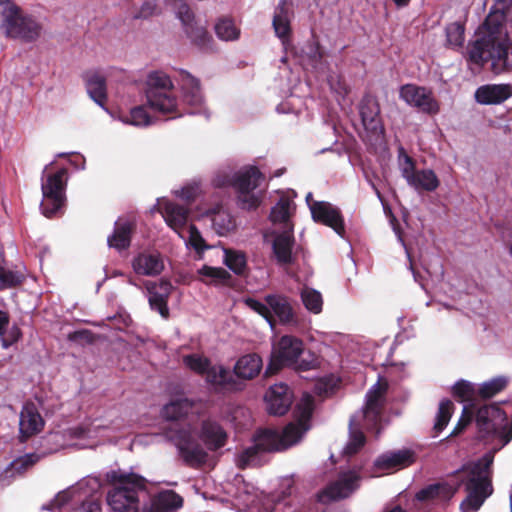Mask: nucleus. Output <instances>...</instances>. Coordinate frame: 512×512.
<instances>
[{
	"instance_id": "1",
	"label": "nucleus",
	"mask_w": 512,
	"mask_h": 512,
	"mask_svg": "<svg viewBox=\"0 0 512 512\" xmlns=\"http://www.w3.org/2000/svg\"><path fill=\"white\" fill-rule=\"evenodd\" d=\"M314 411V397L304 393L293 411L295 421L287 424L281 431L275 428H258L252 437L253 445L245 448L237 458L240 469L260 464V455L282 452L297 444L310 429Z\"/></svg>"
},
{
	"instance_id": "2",
	"label": "nucleus",
	"mask_w": 512,
	"mask_h": 512,
	"mask_svg": "<svg viewBox=\"0 0 512 512\" xmlns=\"http://www.w3.org/2000/svg\"><path fill=\"white\" fill-rule=\"evenodd\" d=\"M191 409L188 399H177L165 405L162 415L169 424L164 428V435L177 447L185 465L199 468L206 463L208 453L194 438V429L185 419Z\"/></svg>"
},
{
	"instance_id": "3",
	"label": "nucleus",
	"mask_w": 512,
	"mask_h": 512,
	"mask_svg": "<svg viewBox=\"0 0 512 512\" xmlns=\"http://www.w3.org/2000/svg\"><path fill=\"white\" fill-rule=\"evenodd\" d=\"M465 58L480 68L490 62V70L494 75L511 73L512 42L500 36L484 34L468 42Z\"/></svg>"
},
{
	"instance_id": "4",
	"label": "nucleus",
	"mask_w": 512,
	"mask_h": 512,
	"mask_svg": "<svg viewBox=\"0 0 512 512\" xmlns=\"http://www.w3.org/2000/svg\"><path fill=\"white\" fill-rule=\"evenodd\" d=\"M3 21L1 24L7 37L26 42L35 41L41 34V24L32 16L24 14L12 0H0Z\"/></svg>"
},
{
	"instance_id": "5",
	"label": "nucleus",
	"mask_w": 512,
	"mask_h": 512,
	"mask_svg": "<svg viewBox=\"0 0 512 512\" xmlns=\"http://www.w3.org/2000/svg\"><path fill=\"white\" fill-rule=\"evenodd\" d=\"M173 89V83L167 74L162 71L149 73L145 90L148 106L161 114H172V118L180 116Z\"/></svg>"
},
{
	"instance_id": "6",
	"label": "nucleus",
	"mask_w": 512,
	"mask_h": 512,
	"mask_svg": "<svg viewBox=\"0 0 512 512\" xmlns=\"http://www.w3.org/2000/svg\"><path fill=\"white\" fill-rule=\"evenodd\" d=\"M304 353L303 341L292 335L282 336L276 345L273 346L270 361L265 371L266 376L278 373L285 366L297 364V369L307 371L315 367L313 362L302 360L298 363L299 357Z\"/></svg>"
},
{
	"instance_id": "7",
	"label": "nucleus",
	"mask_w": 512,
	"mask_h": 512,
	"mask_svg": "<svg viewBox=\"0 0 512 512\" xmlns=\"http://www.w3.org/2000/svg\"><path fill=\"white\" fill-rule=\"evenodd\" d=\"M183 363L193 372L206 376V382L223 391L239 392L244 385L238 381L231 372L222 365H212L211 361L198 354H189L183 357Z\"/></svg>"
},
{
	"instance_id": "8",
	"label": "nucleus",
	"mask_w": 512,
	"mask_h": 512,
	"mask_svg": "<svg viewBox=\"0 0 512 512\" xmlns=\"http://www.w3.org/2000/svg\"><path fill=\"white\" fill-rule=\"evenodd\" d=\"M67 170L62 168L56 173L49 174L42 182L43 199L40 204L42 214L47 218H54L63 214L65 205L66 182L64 177Z\"/></svg>"
},
{
	"instance_id": "9",
	"label": "nucleus",
	"mask_w": 512,
	"mask_h": 512,
	"mask_svg": "<svg viewBox=\"0 0 512 512\" xmlns=\"http://www.w3.org/2000/svg\"><path fill=\"white\" fill-rule=\"evenodd\" d=\"M263 179V174L256 166L245 167L233 175L230 185L236 190L242 209L253 210L260 205V198L253 191Z\"/></svg>"
},
{
	"instance_id": "10",
	"label": "nucleus",
	"mask_w": 512,
	"mask_h": 512,
	"mask_svg": "<svg viewBox=\"0 0 512 512\" xmlns=\"http://www.w3.org/2000/svg\"><path fill=\"white\" fill-rule=\"evenodd\" d=\"M177 16L191 44L201 51L213 49V38L207 28L195 20V15L188 4L181 2L177 7Z\"/></svg>"
},
{
	"instance_id": "11",
	"label": "nucleus",
	"mask_w": 512,
	"mask_h": 512,
	"mask_svg": "<svg viewBox=\"0 0 512 512\" xmlns=\"http://www.w3.org/2000/svg\"><path fill=\"white\" fill-rule=\"evenodd\" d=\"M401 157V174L411 187L426 192H433L439 187L440 181L432 169L417 170L415 160L406 154L403 148L399 151V158Z\"/></svg>"
},
{
	"instance_id": "12",
	"label": "nucleus",
	"mask_w": 512,
	"mask_h": 512,
	"mask_svg": "<svg viewBox=\"0 0 512 512\" xmlns=\"http://www.w3.org/2000/svg\"><path fill=\"white\" fill-rule=\"evenodd\" d=\"M400 98L408 105L416 107L419 111L428 115L439 112L440 106L433 92L425 87L415 84H405L400 87Z\"/></svg>"
},
{
	"instance_id": "13",
	"label": "nucleus",
	"mask_w": 512,
	"mask_h": 512,
	"mask_svg": "<svg viewBox=\"0 0 512 512\" xmlns=\"http://www.w3.org/2000/svg\"><path fill=\"white\" fill-rule=\"evenodd\" d=\"M359 477L354 472H347L327 485L316 494V500L322 504H328L349 497L358 488Z\"/></svg>"
},
{
	"instance_id": "14",
	"label": "nucleus",
	"mask_w": 512,
	"mask_h": 512,
	"mask_svg": "<svg viewBox=\"0 0 512 512\" xmlns=\"http://www.w3.org/2000/svg\"><path fill=\"white\" fill-rule=\"evenodd\" d=\"M314 222L333 229L339 236H345V223L341 210L326 201H312L309 204Z\"/></svg>"
},
{
	"instance_id": "15",
	"label": "nucleus",
	"mask_w": 512,
	"mask_h": 512,
	"mask_svg": "<svg viewBox=\"0 0 512 512\" xmlns=\"http://www.w3.org/2000/svg\"><path fill=\"white\" fill-rule=\"evenodd\" d=\"M388 390V383L386 380H379L366 395V403L363 409V416L365 420L372 426H376L384 409L385 395Z\"/></svg>"
},
{
	"instance_id": "16",
	"label": "nucleus",
	"mask_w": 512,
	"mask_h": 512,
	"mask_svg": "<svg viewBox=\"0 0 512 512\" xmlns=\"http://www.w3.org/2000/svg\"><path fill=\"white\" fill-rule=\"evenodd\" d=\"M267 411L271 415L282 416L288 412L292 404V393L288 385L275 384L266 392Z\"/></svg>"
},
{
	"instance_id": "17",
	"label": "nucleus",
	"mask_w": 512,
	"mask_h": 512,
	"mask_svg": "<svg viewBox=\"0 0 512 512\" xmlns=\"http://www.w3.org/2000/svg\"><path fill=\"white\" fill-rule=\"evenodd\" d=\"M146 288L150 295L149 305L151 309L157 311L163 318L167 319L170 315L168 299L173 288L171 283L162 279L158 284L148 282Z\"/></svg>"
},
{
	"instance_id": "18",
	"label": "nucleus",
	"mask_w": 512,
	"mask_h": 512,
	"mask_svg": "<svg viewBox=\"0 0 512 512\" xmlns=\"http://www.w3.org/2000/svg\"><path fill=\"white\" fill-rule=\"evenodd\" d=\"M475 100L482 105H497L512 96V84H485L475 91Z\"/></svg>"
},
{
	"instance_id": "19",
	"label": "nucleus",
	"mask_w": 512,
	"mask_h": 512,
	"mask_svg": "<svg viewBox=\"0 0 512 512\" xmlns=\"http://www.w3.org/2000/svg\"><path fill=\"white\" fill-rule=\"evenodd\" d=\"M510 15H512V0H495L483 24L487 34L499 36L501 28Z\"/></svg>"
},
{
	"instance_id": "20",
	"label": "nucleus",
	"mask_w": 512,
	"mask_h": 512,
	"mask_svg": "<svg viewBox=\"0 0 512 512\" xmlns=\"http://www.w3.org/2000/svg\"><path fill=\"white\" fill-rule=\"evenodd\" d=\"M263 367L262 358L256 353H249L241 356L233 367L234 378L244 386V381L252 380L259 375Z\"/></svg>"
},
{
	"instance_id": "21",
	"label": "nucleus",
	"mask_w": 512,
	"mask_h": 512,
	"mask_svg": "<svg viewBox=\"0 0 512 512\" xmlns=\"http://www.w3.org/2000/svg\"><path fill=\"white\" fill-rule=\"evenodd\" d=\"M136 230L133 221L119 218L114 224V230L107 238V244L110 248L117 251H123L130 247L132 236Z\"/></svg>"
},
{
	"instance_id": "22",
	"label": "nucleus",
	"mask_w": 512,
	"mask_h": 512,
	"mask_svg": "<svg viewBox=\"0 0 512 512\" xmlns=\"http://www.w3.org/2000/svg\"><path fill=\"white\" fill-rule=\"evenodd\" d=\"M199 438L210 451H216L225 446L227 433L218 422L204 420L201 423Z\"/></svg>"
},
{
	"instance_id": "23",
	"label": "nucleus",
	"mask_w": 512,
	"mask_h": 512,
	"mask_svg": "<svg viewBox=\"0 0 512 512\" xmlns=\"http://www.w3.org/2000/svg\"><path fill=\"white\" fill-rule=\"evenodd\" d=\"M360 115L362 123L367 130L376 132L382 128L380 119V105L377 98L366 94L360 103Z\"/></svg>"
},
{
	"instance_id": "24",
	"label": "nucleus",
	"mask_w": 512,
	"mask_h": 512,
	"mask_svg": "<svg viewBox=\"0 0 512 512\" xmlns=\"http://www.w3.org/2000/svg\"><path fill=\"white\" fill-rule=\"evenodd\" d=\"M44 421L34 404H27L20 414V433L26 440L41 431Z\"/></svg>"
},
{
	"instance_id": "25",
	"label": "nucleus",
	"mask_w": 512,
	"mask_h": 512,
	"mask_svg": "<svg viewBox=\"0 0 512 512\" xmlns=\"http://www.w3.org/2000/svg\"><path fill=\"white\" fill-rule=\"evenodd\" d=\"M415 453L409 449L385 453L377 458L375 466L379 470L405 468L415 462Z\"/></svg>"
},
{
	"instance_id": "26",
	"label": "nucleus",
	"mask_w": 512,
	"mask_h": 512,
	"mask_svg": "<svg viewBox=\"0 0 512 512\" xmlns=\"http://www.w3.org/2000/svg\"><path fill=\"white\" fill-rule=\"evenodd\" d=\"M132 267L138 275L157 276L164 269V262L158 253H140L132 261Z\"/></svg>"
},
{
	"instance_id": "27",
	"label": "nucleus",
	"mask_w": 512,
	"mask_h": 512,
	"mask_svg": "<svg viewBox=\"0 0 512 512\" xmlns=\"http://www.w3.org/2000/svg\"><path fill=\"white\" fill-rule=\"evenodd\" d=\"M264 300L274 317H277L281 324H288L294 321L293 309L286 296L268 294L265 296Z\"/></svg>"
},
{
	"instance_id": "28",
	"label": "nucleus",
	"mask_w": 512,
	"mask_h": 512,
	"mask_svg": "<svg viewBox=\"0 0 512 512\" xmlns=\"http://www.w3.org/2000/svg\"><path fill=\"white\" fill-rule=\"evenodd\" d=\"M456 492L450 484L446 482H439L430 484L421 490H419L415 498L420 502H430V501H448L450 500Z\"/></svg>"
},
{
	"instance_id": "29",
	"label": "nucleus",
	"mask_w": 512,
	"mask_h": 512,
	"mask_svg": "<svg viewBox=\"0 0 512 512\" xmlns=\"http://www.w3.org/2000/svg\"><path fill=\"white\" fill-rule=\"evenodd\" d=\"M86 88L91 99L100 107H105L107 102V86L104 76L97 72L86 75Z\"/></svg>"
},
{
	"instance_id": "30",
	"label": "nucleus",
	"mask_w": 512,
	"mask_h": 512,
	"mask_svg": "<svg viewBox=\"0 0 512 512\" xmlns=\"http://www.w3.org/2000/svg\"><path fill=\"white\" fill-rule=\"evenodd\" d=\"M164 218L169 227L178 232L186 226L189 216V209L183 205L167 202L164 205Z\"/></svg>"
},
{
	"instance_id": "31",
	"label": "nucleus",
	"mask_w": 512,
	"mask_h": 512,
	"mask_svg": "<svg viewBox=\"0 0 512 512\" xmlns=\"http://www.w3.org/2000/svg\"><path fill=\"white\" fill-rule=\"evenodd\" d=\"M294 246V237L289 233L277 235L273 241V254L280 265L292 263V249Z\"/></svg>"
},
{
	"instance_id": "32",
	"label": "nucleus",
	"mask_w": 512,
	"mask_h": 512,
	"mask_svg": "<svg viewBox=\"0 0 512 512\" xmlns=\"http://www.w3.org/2000/svg\"><path fill=\"white\" fill-rule=\"evenodd\" d=\"M183 505V498L173 490L159 492L153 499L151 508L155 512H170Z\"/></svg>"
},
{
	"instance_id": "33",
	"label": "nucleus",
	"mask_w": 512,
	"mask_h": 512,
	"mask_svg": "<svg viewBox=\"0 0 512 512\" xmlns=\"http://www.w3.org/2000/svg\"><path fill=\"white\" fill-rule=\"evenodd\" d=\"M224 264L238 276H244L248 271L247 257L243 251L225 249Z\"/></svg>"
},
{
	"instance_id": "34",
	"label": "nucleus",
	"mask_w": 512,
	"mask_h": 512,
	"mask_svg": "<svg viewBox=\"0 0 512 512\" xmlns=\"http://www.w3.org/2000/svg\"><path fill=\"white\" fill-rule=\"evenodd\" d=\"M273 28L276 35L282 41H285L289 38L291 34V27L285 2L280 3L276 8L273 17Z\"/></svg>"
},
{
	"instance_id": "35",
	"label": "nucleus",
	"mask_w": 512,
	"mask_h": 512,
	"mask_svg": "<svg viewBox=\"0 0 512 512\" xmlns=\"http://www.w3.org/2000/svg\"><path fill=\"white\" fill-rule=\"evenodd\" d=\"M202 281L206 284H224L227 285L232 279L231 274L222 267H212L204 265L198 270Z\"/></svg>"
},
{
	"instance_id": "36",
	"label": "nucleus",
	"mask_w": 512,
	"mask_h": 512,
	"mask_svg": "<svg viewBox=\"0 0 512 512\" xmlns=\"http://www.w3.org/2000/svg\"><path fill=\"white\" fill-rule=\"evenodd\" d=\"M454 403L450 399H443L439 403L438 411L435 418V423L433 426V431L435 432V436L442 432L446 426L448 425L453 413H454Z\"/></svg>"
},
{
	"instance_id": "37",
	"label": "nucleus",
	"mask_w": 512,
	"mask_h": 512,
	"mask_svg": "<svg viewBox=\"0 0 512 512\" xmlns=\"http://www.w3.org/2000/svg\"><path fill=\"white\" fill-rule=\"evenodd\" d=\"M214 30L217 37L223 41L237 40L240 36V29L228 17L219 18L214 26Z\"/></svg>"
},
{
	"instance_id": "38",
	"label": "nucleus",
	"mask_w": 512,
	"mask_h": 512,
	"mask_svg": "<svg viewBox=\"0 0 512 512\" xmlns=\"http://www.w3.org/2000/svg\"><path fill=\"white\" fill-rule=\"evenodd\" d=\"M507 385L508 379L505 376H497L481 384L477 396L484 400L490 399L503 391Z\"/></svg>"
},
{
	"instance_id": "39",
	"label": "nucleus",
	"mask_w": 512,
	"mask_h": 512,
	"mask_svg": "<svg viewBox=\"0 0 512 512\" xmlns=\"http://www.w3.org/2000/svg\"><path fill=\"white\" fill-rule=\"evenodd\" d=\"M111 481L114 483H119L123 486L120 488H144L145 487V479L142 476H139L134 473H124L121 471H112L110 474Z\"/></svg>"
},
{
	"instance_id": "40",
	"label": "nucleus",
	"mask_w": 512,
	"mask_h": 512,
	"mask_svg": "<svg viewBox=\"0 0 512 512\" xmlns=\"http://www.w3.org/2000/svg\"><path fill=\"white\" fill-rule=\"evenodd\" d=\"M301 299L307 310L314 314H318L322 311V295L315 289L305 288L301 292Z\"/></svg>"
},
{
	"instance_id": "41",
	"label": "nucleus",
	"mask_w": 512,
	"mask_h": 512,
	"mask_svg": "<svg viewBox=\"0 0 512 512\" xmlns=\"http://www.w3.org/2000/svg\"><path fill=\"white\" fill-rule=\"evenodd\" d=\"M452 395L460 402H472L477 395V391L469 381L459 380L452 387Z\"/></svg>"
},
{
	"instance_id": "42",
	"label": "nucleus",
	"mask_w": 512,
	"mask_h": 512,
	"mask_svg": "<svg viewBox=\"0 0 512 512\" xmlns=\"http://www.w3.org/2000/svg\"><path fill=\"white\" fill-rule=\"evenodd\" d=\"M447 44L454 48H461L464 43L465 27L460 22H453L447 25L446 29Z\"/></svg>"
},
{
	"instance_id": "43",
	"label": "nucleus",
	"mask_w": 512,
	"mask_h": 512,
	"mask_svg": "<svg viewBox=\"0 0 512 512\" xmlns=\"http://www.w3.org/2000/svg\"><path fill=\"white\" fill-rule=\"evenodd\" d=\"M122 120L134 126H148L152 123L151 116L148 114L144 105L132 108L130 114Z\"/></svg>"
},
{
	"instance_id": "44",
	"label": "nucleus",
	"mask_w": 512,
	"mask_h": 512,
	"mask_svg": "<svg viewBox=\"0 0 512 512\" xmlns=\"http://www.w3.org/2000/svg\"><path fill=\"white\" fill-rule=\"evenodd\" d=\"M244 303L251 310L262 316L270 324L271 327L276 325V318L272 314L266 302L262 303L254 298L247 297L244 299Z\"/></svg>"
},
{
	"instance_id": "45",
	"label": "nucleus",
	"mask_w": 512,
	"mask_h": 512,
	"mask_svg": "<svg viewBox=\"0 0 512 512\" xmlns=\"http://www.w3.org/2000/svg\"><path fill=\"white\" fill-rule=\"evenodd\" d=\"M39 459L40 456L35 453L25 454L24 456L15 459L4 473L7 474L8 472L13 471L18 474H22L36 464Z\"/></svg>"
},
{
	"instance_id": "46",
	"label": "nucleus",
	"mask_w": 512,
	"mask_h": 512,
	"mask_svg": "<svg viewBox=\"0 0 512 512\" xmlns=\"http://www.w3.org/2000/svg\"><path fill=\"white\" fill-rule=\"evenodd\" d=\"M24 279L21 273L7 270L0 265V290L17 287Z\"/></svg>"
},
{
	"instance_id": "47",
	"label": "nucleus",
	"mask_w": 512,
	"mask_h": 512,
	"mask_svg": "<svg viewBox=\"0 0 512 512\" xmlns=\"http://www.w3.org/2000/svg\"><path fill=\"white\" fill-rule=\"evenodd\" d=\"M24 279L21 273L7 270L0 265V290L17 287Z\"/></svg>"
},
{
	"instance_id": "48",
	"label": "nucleus",
	"mask_w": 512,
	"mask_h": 512,
	"mask_svg": "<svg viewBox=\"0 0 512 512\" xmlns=\"http://www.w3.org/2000/svg\"><path fill=\"white\" fill-rule=\"evenodd\" d=\"M290 202L288 199H280L272 208L270 219L274 223H285L290 217Z\"/></svg>"
},
{
	"instance_id": "49",
	"label": "nucleus",
	"mask_w": 512,
	"mask_h": 512,
	"mask_svg": "<svg viewBox=\"0 0 512 512\" xmlns=\"http://www.w3.org/2000/svg\"><path fill=\"white\" fill-rule=\"evenodd\" d=\"M473 409L470 406H464L461 417L459 418L456 426L448 436V438L456 437L461 434L467 426L471 423L473 418Z\"/></svg>"
},
{
	"instance_id": "50",
	"label": "nucleus",
	"mask_w": 512,
	"mask_h": 512,
	"mask_svg": "<svg viewBox=\"0 0 512 512\" xmlns=\"http://www.w3.org/2000/svg\"><path fill=\"white\" fill-rule=\"evenodd\" d=\"M366 438L362 431H352L350 440L345 447L348 455L356 454L365 444Z\"/></svg>"
},
{
	"instance_id": "51",
	"label": "nucleus",
	"mask_w": 512,
	"mask_h": 512,
	"mask_svg": "<svg viewBox=\"0 0 512 512\" xmlns=\"http://www.w3.org/2000/svg\"><path fill=\"white\" fill-rule=\"evenodd\" d=\"M189 244L196 250L202 251L208 246L195 225L189 227Z\"/></svg>"
},
{
	"instance_id": "52",
	"label": "nucleus",
	"mask_w": 512,
	"mask_h": 512,
	"mask_svg": "<svg viewBox=\"0 0 512 512\" xmlns=\"http://www.w3.org/2000/svg\"><path fill=\"white\" fill-rule=\"evenodd\" d=\"M185 85H189L191 87L192 101L194 103L200 102V81L197 78L191 76L190 74H187L185 79Z\"/></svg>"
},
{
	"instance_id": "53",
	"label": "nucleus",
	"mask_w": 512,
	"mask_h": 512,
	"mask_svg": "<svg viewBox=\"0 0 512 512\" xmlns=\"http://www.w3.org/2000/svg\"><path fill=\"white\" fill-rule=\"evenodd\" d=\"M155 10H156L155 4H153L151 2H145L141 6L136 17L137 18H148L154 14Z\"/></svg>"
},
{
	"instance_id": "54",
	"label": "nucleus",
	"mask_w": 512,
	"mask_h": 512,
	"mask_svg": "<svg viewBox=\"0 0 512 512\" xmlns=\"http://www.w3.org/2000/svg\"><path fill=\"white\" fill-rule=\"evenodd\" d=\"M4 336L9 339L10 343L15 344L22 338V331L18 326L14 325L6 334L4 333Z\"/></svg>"
},
{
	"instance_id": "55",
	"label": "nucleus",
	"mask_w": 512,
	"mask_h": 512,
	"mask_svg": "<svg viewBox=\"0 0 512 512\" xmlns=\"http://www.w3.org/2000/svg\"><path fill=\"white\" fill-rule=\"evenodd\" d=\"M180 196H181V198L186 200L188 203H190V202L194 201V199L196 197V191L192 187H186L181 190Z\"/></svg>"
},
{
	"instance_id": "56",
	"label": "nucleus",
	"mask_w": 512,
	"mask_h": 512,
	"mask_svg": "<svg viewBox=\"0 0 512 512\" xmlns=\"http://www.w3.org/2000/svg\"><path fill=\"white\" fill-rule=\"evenodd\" d=\"M9 324V315L6 311L0 310V336H3L7 325Z\"/></svg>"
},
{
	"instance_id": "57",
	"label": "nucleus",
	"mask_w": 512,
	"mask_h": 512,
	"mask_svg": "<svg viewBox=\"0 0 512 512\" xmlns=\"http://www.w3.org/2000/svg\"><path fill=\"white\" fill-rule=\"evenodd\" d=\"M83 505L86 512H101L100 503L97 501L85 502Z\"/></svg>"
},
{
	"instance_id": "58",
	"label": "nucleus",
	"mask_w": 512,
	"mask_h": 512,
	"mask_svg": "<svg viewBox=\"0 0 512 512\" xmlns=\"http://www.w3.org/2000/svg\"><path fill=\"white\" fill-rule=\"evenodd\" d=\"M506 246L510 256L512 257V232L506 234L505 236Z\"/></svg>"
},
{
	"instance_id": "59",
	"label": "nucleus",
	"mask_w": 512,
	"mask_h": 512,
	"mask_svg": "<svg viewBox=\"0 0 512 512\" xmlns=\"http://www.w3.org/2000/svg\"><path fill=\"white\" fill-rule=\"evenodd\" d=\"M67 497L65 493L58 494L56 497V501L58 502V505H62L67 502Z\"/></svg>"
},
{
	"instance_id": "60",
	"label": "nucleus",
	"mask_w": 512,
	"mask_h": 512,
	"mask_svg": "<svg viewBox=\"0 0 512 512\" xmlns=\"http://www.w3.org/2000/svg\"><path fill=\"white\" fill-rule=\"evenodd\" d=\"M1 344L3 348H8L13 345V343H10L9 339L4 335L1 338Z\"/></svg>"
},
{
	"instance_id": "61",
	"label": "nucleus",
	"mask_w": 512,
	"mask_h": 512,
	"mask_svg": "<svg viewBox=\"0 0 512 512\" xmlns=\"http://www.w3.org/2000/svg\"><path fill=\"white\" fill-rule=\"evenodd\" d=\"M410 1L411 0H393L397 7H405L409 4Z\"/></svg>"
},
{
	"instance_id": "62",
	"label": "nucleus",
	"mask_w": 512,
	"mask_h": 512,
	"mask_svg": "<svg viewBox=\"0 0 512 512\" xmlns=\"http://www.w3.org/2000/svg\"><path fill=\"white\" fill-rule=\"evenodd\" d=\"M370 185H371L372 189L375 191V193L380 197L381 194H380L379 189L376 187V185L372 181H370Z\"/></svg>"
},
{
	"instance_id": "63",
	"label": "nucleus",
	"mask_w": 512,
	"mask_h": 512,
	"mask_svg": "<svg viewBox=\"0 0 512 512\" xmlns=\"http://www.w3.org/2000/svg\"><path fill=\"white\" fill-rule=\"evenodd\" d=\"M311 198H312V194H311V193H309V194L307 195V197H306V201L308 202V204H311V203H310Z\"/></svg>"
},
{
	"instance_id": "64",
	"label": "nucleus",
	"mask_w": 512,
	"mask_h": 512,
	"mask_svg": "<svg viewBox=\"0 0 512 512\" xmlns=\"http://www.w3.org/2000/svg\"><path fill=\"white\" fill-rule=\"evenodd\" d=\"M4 366V363L2 361H0V367H3Z\"/></svg>"
}]
</instances>
